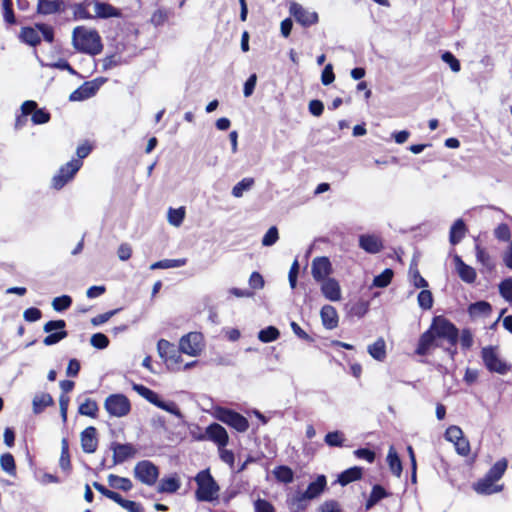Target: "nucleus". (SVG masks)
<instances>
[{
    "label": "nucleus",
    "instance_id": "nucleus-1",
    "mask_svg": "<svg viewBox=\"0 0 512 512\" xmlns=\"http://www.w3.org/2000/svg\"><path fill=\"white\" fill-rule=\"evenodd\" d=\"M458 338L459 329L454 323L442 315L434 316L429 328L420 335L414 354L427 356L432 350L440 346L438 340L444 339L453 348V350L448 349V351L451 355H454Z\"/></svg>",
    "mask_w": 512,
    "mask_h": 512
},
{
    "label": "nucleus",
    "instance_id": "nucleus-2",
    "mask_svg": "<svg viewBox=\"0 0 512 512\" xmlns=\"http://www.w3.org/2000/svg\"><path fill=\"white\" fill-rule=\"evenodd\" d=\"M72 44L80 53L95 56L103 49L102 39L96 29L77 26L72 32Z\"/></svg>",
    "mask_w": 512,
    "mask_h": 512
},
{
    "label": "nucleus",
    "instance_id": "nucleus-3",
    "mask_svg": "<svg viewBox=\"0 0 512 512\" xmlns=\"http://www.w3.org/2000/svg\"><path fill=\"white\" fill-rule=\"evenodd\" d=\"M205 438H210V441L217 446L221 461L233 467L235 455L232 450L226 449L229 443V435L226 429L219 423L213 422L207 426ZM199 439H204V436H201Z\"/></svg>",
    "mask_w": 512,
    "mask_h": 512
},
{
    "label": "nucleus",
    "instance_id": "nucleus-4",
    "mask_svg": "<svg viewBox=\"0 0 512 512\" xmlns=\"http://www.w3.org/2000/svg\"><path fill=\"white\" fill-rule=\"evenodd\" d=\"M197 488L195 498L199 502H214L219 498L220 486L212 476L210 469L199 471L194 477Z\"/></svg>",
    "mask_w": 512,
    "mask_h": 512
},
{
    "label": "nucleus",
    "instance_id": "nucleus-5",
    "mask_svg": "<svg viewBox=\"0 0 512 512\" xmlns=\"http://www.w3.org/2000/svg\"><path fill=\"white\" fill-rule=\"evenodd\" d=\"M39 32L43 35V39L48 43L54 42V29L45 23H36L35 27L25 26L20 30V40L32 47H36L41 43Z\"/></svg>",
    "mask_w": 512,
    "mask_h": 512
},
{
    "label": "nucleus",
    "instance_id": "nucleus-6",
    "mask_svg": "<svg viewBox=\"0 0 512 512\" xmlns=\"http://www.w3.org/2000/svg\"><path fill=\"white\" fill-rule=\"evenodd\" d=\"M213 415L215 419L226 424L238 433H244L249 429L248 419L231 408L216 406Z\"/></svg>",
    "mask_w": 512,
    "mask_h": 512
},
{
    "label": "nucleus",
    "instance_id": "nucleus-7",
    "mask_svg": "<svg viewBox=\"0 0 512 512\" xmlns=\"http://www.w3.org/2000/svg\"><path fill=\"white\" fill-rule=\"evenodd\" d=\"M481 358L489 372L505 375L511 370V365L499 357L497 347H483L481 350Z\"/></svg>",
    "mask_w": 512,
    "mask_h": 512
},
{
    "label": "nucleus",
    "instance_id": "nucleus-8",
    "mask_svg": "<svg viewBox=\"0 0 512 512\" xmlns=\"http://www.w3.org/2000/svg\"><path fill=\"white\" fill-rule=\"evenodd\" d=\"M134 477L144 485L154 486L159 478V468L150 460H141L133 469Z\"/></svg>",
    "mask_w": 512,
    "mask_h": 512
},
{
    "label": "nucleus",
    "instance_id": "nucleus-9",
    "mask_svg": "<svg viewBox=\"0 0 512 512\" xmlns=\"http://www.w3.org/2000/svg\"><path fill=\"white\" fill-rule=\"evenodd\" d=\"M133 390L136 391L140 396H142L144 399H146L151 404L155 405L156 407L167 411L171 414L179 416L180 410L177 407V405L174 402H165L160 399V396L155 391L151 390L150 388L142 385V384H133Z\"/></svg>",
    "mask_w": 512,
    "mask_h": 512
},
{
    "label": "nucleus",
    "instance_id": "nucleus-10",
    "mask_svg": "<svg viewBox=\"0 0 512 512\" xmlns=\"http://www.w3.org/2000/svg\"><path fill=\"white\" fill-rule=\"evenodd\" d=\"M157 349L168 368L179 369V365L182 362L180 346L177 348L168 340L160 339L157 343Z\"/></svg>",
    "mask_w": 512,
    "mask_h": 512
},
{
    "label": "nucleus",
    "instance_id": "nucleus-11",
    "mask_svg": "<svg viewBox=\"0 0 512 512\" xmlns=\"http://www.w3.org/2000/svg\"><path fill=\"white\" fill-rule=\"evenodd\" d=\"M66 322L63 319L50 320L43 326V331L48 335L43 339L45 346H52L59 343L68 336Z\"/></svg>",
    "mask_w": 512,
    "mask_h": 512
},
{
    "label": "nucleus",
    "instance_id": "nucleus-12",
    "mask_svg": "<svg viewBox=\"0 0 512 512\" xmlns=\"http://www.w3.org/2000/svg\"><path fill=\"white\" fill-rule=\"evenodd\" d=\"M104 408L111 416L124 417L131 410V403L123 394H111L105 399Z\"/></svg>",
    "mask_w": 512,
    "mask_h": 512
},
{
    "label": "nucleus",
    "instance_id": "nucleus-13",
    "mask_svg": "<svg viewBox=\"0 0 512 512\" xmlns=\"http://www.w3.org/2000/svg\"><path fill=\"white\" fill-rule=\"evenodd\" d=\"M203 334L200 332H190L180 339V350L189 356H198L203 349Z\"/></svg>",
    "mask_w": 512,
    "mask_h": 512
},
{
    "label": "nucleus",
    "instance_id": "nucleus-14",
    "mask_svg": "<svg viewBox=\"0 0 512 512\" xmlns=\"http://www.w3.org/2000/svg\"><path fill=\"white\" fill-rule=\"evenodd\" d=\"M289 13L294 17L295 21L303 27H310L319 22L318 13L309 11L297 2H291Z\"/></svg>",
    "mask_w": 512,
    "mask_h": 512
},
{
    "label": "nucleus",
    "instance_id": "nucleus-15",
    "mask_svg": "<svg viewBox=\"0 0 512 512\" xmlns=\"http://www.w3.org/2000/svg\"><path fill=\"white\" fill-rule=\"evenodd\" d=\"M110 449L113 452V465L122 464L123 462L134 458L138 449L132 443L111 442Z\"/></svg>",
    "mask_w": 512,
    "mask_h": 512
},
{
    "label": "nucleus",
    "instance_id": "nucleus-16",
    "mask_svg": "<svg viewBox=\"0 0 512 512\" xmlns=\"http://www.w3.org/2000/svg\"><path fill=\"white\" fill-rule=\"evenodd\" d=\"M332 272V264L328 257L321 256L312 260L311 273L316 282L330 278L329 275L332 274Z\"/></svg>",
    "mask_w": 512,
    "mask_h": 512
},
{
    "label": "nucleus",
    "instance_id": "nucleus-17",
    "mask_svg": "<svg viewBox=\"0 0 512 512\" xmlns=\"http://www.w3.org/2000/svg\"><path fill=\"white\" fill-rule=\"evenodd\" d=\"M101 83H97V80L86 81L76 90H74L70 96V101H83L94 96L100 88Z\"/></svg>",
    "mask_w": 512,
    "mask_h": 512
},
{
    "label": "nucleus",
    "instance_id": "nucleus-18",
    "mask_svg": "<svg viewBox=\"0 0 512 512\" xmlns=\"http://www.w3.org/2000/svg\"><path fill=\"white\" fill-rule=\"evenodd\" d=\"M82 450L87 454L94 453L98 448L97 429L94 426L85 428L80 434Z\"/></svg>",
    "mask_w": 512,
    "mask_h": 512
},
{
    "label": "nucleus",
    "instance_id": "nucleus-19",
    "mask_svg": "<svg viewBox=\"0 0 512 512\" xmlns=\"http://www.w3.org/2000/svg\"><path fill=\"white\" fill-rule=\"evenodd\" d=\"M83 165V161L81 160H71L70 166H73L70 168V173L67 174H56L53 176L51 180V185L54 189L60 190L63 188L69 181H71L74 176L77 174V172L80 170V168Z\"/></svg>",
    "mask_w": 512,
    "mask_h": 512
},
{
    "label": "nucleus",
    "instance_id": "nucleus-20",
    "mask_svg": "<svg viewBox=\"0 0 512 512\" xmlns=\"http://www.w3.org/2000/svg\"><path fill=\"white\" fill-rule=\"evenodd\" d=\"M359 246L365 252L376 254L384 248L382 239L374 234H364L359 237Z\"/></svg>",
    "mask_w": 512,
    "mask_h": 512
},
{
    "label": "nucleus",
    "instance_id": "nucleus-21",
    "mask_svg": "<svg viewBox=\"0 0 512 512\" xmlns=\"http://www.w3.org/2000/svg\"><path fill=\"white\" fill-rule=\"evenodd\" d=\"M323 296L330 301L336 302L341 299V287L335 278H327L320 281Z\"/></svg>",
    "mask_w": 512,
    "mask_h": 512
},
{
    "label": "nucleus",
    "instance_id": "nucleus-22",
    "mask_svg": "<svg viewBox=\"0 0 512 512\" xmlns=\"http://www.w3.org/2000/svg\"><path fill=\"white\" fill-rule=\"evenodd\" d=\"M94 12H95L94 17L101 18V19L122 17L121 10L107 2L95 1L94 2Z\"/></svg>",
    "mask_w": 512,
    "mask_h": 512
},
{
    "label": "nucleus",
    "instance_id": "nucleus-23",
    "mask_svg": "<svg viewBox=\"0 0 512 512\" xmlns=\"http://www.w3.org/2000/svg\"><path fill=\"white\" fill-rule=\"evenodd\" d=\"M322 325L328 329H335L339 324V316L335 307L332 305H324L320 310Z\"/></svg>",
    "mask_w": 512,
    "mask_h": 512
},
{
    "label": "nucleus",
    "instance_id": "nucleus-24",
    "mask_svg": "<svg viewBox=\"0 0 512 512\" xmlns=\"http://www.w3.org/2000/svg\"><path fill=\"white\" fill-rule=\"evenodd\" d=\"M64 11L63 0H38L36 12L40 15H50Z\"/></svg>",
    "mask_w": 512,
    "mask_h": 512
},
{
    "label": "nucleus",
    "instance_id": "nucleus-25",
    "mask_svg": "<svg viewBox=\"0 0 512 512\" xmlns=\"http://www.w3.org/2000/svg\"><path fill=\"white\" fill-rule=\"evenodd\" d=\"M454 260L460 279L468 284L474 283L477 278L476 270L467 265L458 255L455 256Z\"/></svg>",
    "mask_w": 512,
    "mask_h": 512
},
{
    "label": "nucleus",
    "instance_id": "nucleus-26",
    "mask_svg": "<svg viewBox=\"0 0 512 512\" xmlns=\"http://www.w3.org/2000/svg\"><path fill=\"white\" fill-rule=\"evenodd\" d=\"M327 488V479L325 475H318L316 480L309 483L307 489L303 492L309 500L319 497Z\"/></svg>",
    "mask_w": 512,
    "mask_h": 512
},
{
    "label": "nucleus",
    "instance_id": "nucleus-27",
    "mask_svg": "<svg viewBox=\"0 0 512 512\" xmlns=\"http://www.w3.org/2000/svg\"><path fill=\"white\" fill-rule=\"evenodd\" d=\"M495 483L496 482L494 480L490 479V477L485 475L484 478L478 480L474 484V490L478 494H483V495H491V494L500 492L502 490V486L496 485Z\"/></svg>",
    "mask_w": 512,
    "mask_h": 512
},
{
    "label": "nucleus",
    "instance_id": "nucleus-28",
    "mask_svg": "<svg viewBox=\"0 0 512 512\" xmlns=\"http://www.w3.org/2000/svg\"><path fill=\"white\" fill-rule=\"evenodd\" d=\"M37 108V102L33 100H26L21 105V114L17 115L14 123V128L16 130H20L23 127L26 126L28 119L27 116H29L33 110Z\"/></svg>",
    "mask_w": 512,
    "mask_h": 512
},
{
    "label": "nucleus",
    "instance_id": "nucleus-29",
    "mask_svg": "<svg viewBox=\"0 0 512 512\" xmlns=\"http://www.w3.org/2000/svg\"><path fill=\"white\" fill-rule=\"evenodd\" d=\"M363 476V468L359 466H353L341 472L338 475V483L341 486H346L354 481H358Z\"/></svg>",
    "mask_w": 512,
    "mask_h": 512
},
{
    "label": "nucleus",
    "instance_id": "nucleus-30",
    "mask_svg": "<svg viewBox=\"0 0 512 512\" xmlns=\"http://www.w3.org/2000/svg\"><path fill=\"white\" fill-rule=\"evenodd\" d=\"M475 255L477 262H479L488 272L494 271L496 265L493 258L477 241L475 244Z\"/></svg>",
    "mask_w": 512,
    "mask_h": 512
},
{
    "label": "nucleus",
    "instance_id": "nucleus-31",
    "mask_svg": "<svg viewBox=\"0 0 512 512\" xmlns=\"http://www.w3.org/2000/svg\"><path fill=\"white\" fill-rule=\"evenodd\" d=\"M54 405V399L49 393L36 394L32 401L34 414L42 413L47 407Z\"/></svg>",
    "mask_w": 512,
    "mask_h": 512
},
{
    "label": "nucleus",
    "instance_id": "nucleus-32",
    "mask_svg": "<svg viewBox=\"0 0 512 512\" xmlns=\"http://www.w3.org/2000/svg\"><path fill=\"white\" fill-rule=\"evenodd\" d=\"M467 227L462 219H457L450 228L449 241L452 245L458 244L465 236Z\"/></svg>",
    "mask_w": 512,
    "mask_h": 512
},
{
    "label": "nucleus",
    "instance_id": "nucleus-33",
    "mask_svg": "<svg viewBox=\"0 0 512 512\" xmlns=\"http://www.w3.org/2000/svg\"><path fill=\"white\" fill-rule=\"evenodd\" d=\"M59 466L67 474H70L72 471L71 456L69 452V442L67 438H63L61 441V454L59 458Z\"/></svg>",
    "mask_w": 512,
    "mask_h": 512
},
{
    "label": "nucleus",
    "instance_id": "nucleus-34",
    "mask_svg": "<svg viewBox=\"0 0 512 512\" xmlns=\"http://www.w3.org/2000/svg\"><path fill=\"white\" fill-rule=\"evenodd\" d=\"M308 501L304 493H297L287 499V505L290 512H303L308 507Z\"/></svg>",
    "mask_w": 512,
    "mask_h": 512
},
{
    "label": "nucleus",
    "instance_id": "nucleus-35",
    "mask_svg": "<svg viewBox=\"0 0 512 512\" xmlns=\"http://www.w3.org/2000/svg\"><path fill=\"white\" fill-rule=\"evenodd\" d=\"M108 484L111 488L128 492L133 488L132 481L127 477H121L115 474L108 475Z\"/></svg>",
    "mask_w": 512,
    "mask_h": 512
},
{
    "label": "nucleus",
    "instance_id": "nucleus-36",
    "mask_svg": "<svg viewBox=\"0 0 512 512\" xmlns=\"http://www.w3.org/2000/svg\"><path fill=\"white\" fill-rule=\"evenodd\" d=\"M389 496V493L379 484H376L372 487L369 498L365 503V509L370 510L373 506H375L380 500Z\"/></svg>",
    "mask_w": 512,
    "mask_h": 512
},
{
    "label": "nucleus",
    "instance_id": "nucleus-37",
    "mask_svg": "<svg viewBox=\"0 0 512 512\" xmlns=\"http://www.w3.org/2000/svg\"><path fill=\"white\" fill-rule=\"evenodd\" d=\"M99 412V406L97 402L92 398H86L78 407V413L83 416L90 418H97Z\"/></svg>",
    "mask_w": 512,
    "mask_h": 512
},
{
    "label": "nucleus",
    "instance_id": "nucleus-38",
    "mask_svg": "<svg viewBox=\"0 0 512 512\" xmlns=\"http://www.w3.org/2000/svg\"><path fill=\"white\" fill-rule=\"evenodd\" d=\"M181 486L179 478L174 475L170 477H164L161 479L158 486V492L160 493H175Z\"/></svg>",
    "mask_w": 512,
    "mask_h": 512
},
{
    "label": "nucleus",
    "instance_id": "nucleus-39",
    "mask_svg": "<svg viewBox=\"0 0 512 512\" xmlns=\"http://www.w3.org/2000/svg\"><path fill=\"white\" fill-rule=\"evenodd\" d=\"M368 353L377 361H383L386 358V343L383 338H378L374 343L368 346Z\"/></svg>",
    "mask_w": 512,
    "mask_h": 512
},
{
    "label": "nucleus",
    "instance_id": "nucleus-40",
    "mask_svg": "<svg viewBox=\"0 0 512 512\" xmlns=\"http://www.w3.org/2000/svg\"><path fill=\"white\" fill-rule=\"evenodd\" d=\"M387 462L390 471L397 477L402 473V462L395 448L391 446L387 454Z\"/></svg>",
    "mask_w": 512,
    "mask_h": 512
},
{
    "label": "nucleus",
    "instance_id": "nucleus-41",
    "mask_svg": "<svg viewBox=\"0 0 512 512\" xmlns=\"http://www.w3.org/2000/svg\"><path fill=\"white\" fill-rule=\"evenodd\" d=\"M507 466H508V461L507 459L505 458H502L498 461H496L492 467L488 470V472L486 473V475L488 477H490V479L494 480L495 482H497L498 480H500L502 478V476L504 475L506 469H507Z\"/></svg>",
    "mask_w": 512,
    "mask_h": 512
},
{
    "label": "nucleus",
    "instance_id": "nucleus-42",
    "mask_svg": "<svg viewBox=\"0 0 512 512\" xmlns=\"http://www.w3.org/2000/svg\"><path fill=\"white\" fill-rule=\"evenodd\" d=\"M273 474H274L275 478L277 479V481L284 483V484H289V483L293 482V480H294L293 470L289 466H286V465H279V466L275 467L273 470Z\"/></svg>",
    "mask_w": 512,
    "mask_h": 512
},
{
    "label": "nucleus",
    "instance_id": "nucleus-43",
    "mask_svg": "<svg viewBox=\"0 0 512 512\" xmlns=\"http://www.w3.org/2000/svg\"><path fill=\"white\" fill-rule=\"evenodd\" d=\"M0 466L9 475L14 476L16 474V463L11 453L6 452L0 456Z\"/></svg>",
    "mask_w": 512,
    "mask_h": 512
},
{
    "label": "nucleus",
    "instance_id": "nucleus-44",
    "mask_svg": "<svg viewBox=\"0 0 512 512\" xmlns=\"http://www.w3.org/2000/svg\"><path fill=\"white\" fill-rule=\"evenodd\" d=\"M409 274L413 285L416 288H427L428 282L420 274V271L416 263H411L409 268Z\"/></svg>",
    "mask_w": 512,
    "mask_h": 512
},
{
    "label": "nucleus",
    "instance_id": "nucleus-45",
    "mask_svg": "<svg viewBox=\"0 0 512 512\" xmlns=\"http://www.w3.org/2000/svg\"><path fill=\"white\" fill-rule=\"evenodd\" d=\"M280 337L279 330L274 326H268L262 329L258 333V339L263 343H270L277 340Z\"/></svg>",
    "mask_w": 512,
    "mask_h": 512
},
{
    "label": "nucleus",
    "instance_id": "nucleus-46",
    "mask_svg": "<svg viewBox=\"0 0 512 512\" xmlns=\"http://www.w3.org/2000/svg\"><path fill=\"white\" fill-rule=\"evenodd\" d=\"M115 503L120 505L123 509L127 510L128 512H144V507L141 503L124 499L120 494H118L117 499L115 500Z\"/></svg>",
    "mask_w": 512,
    "mask_h": 512
},
{
    "label": "nucleus",
    "instance_id": "nucleus-47",
    "mask_svg": "<svg viewBox=\"0 0 512 512\" xmlns=\"http://www.w3.org/2000/svg\"><path fill=\"white\" fill-rule=\"evenodd\" d=\"M393 276V270L386 268L382 273L374 277L373 285L378 288H385L391 283Z\"/></svg>",
    "mask_w": 512,
    "mask_h": 512
},
{
    "label": "nucleus",
    "instance_id": "nucleus-48",
    "mask_svg": "<svg viewBox=\"0 0 512 512\" xmlns=\"http://www.w3.org/2000/svg\"><path fill=\"white\" fill-rule=\"evenodd\" d=\"M255 181L251 177L243 178L232 188V195L236 198L243 196L244 191L250 190Z\"/></svg>",
    "mask_w": 512,
    "mask_h": 512
},
{
    "label": "nucleus",
    "instance_id": "nucleus-49",
    "mask_svg": "<svg viewBox=\"0 0 512 512\" xmlns=\"http://www.w3.org/2000/svg\"><path fill=\"white\" fill-rule=\"evenodd\" d=\"M471 315H489L492 312V306L486 301H477L469 306Z\"/></svg>",
    "mask_w": 512,
    "mask_h": 512
},
{
    "label": "nucleus",
    "instance_id": "nucleus-50",
    "mask_svg": "<svg viewBox=\"0 0 512 512\" xmlns=\"http://www.w3.org/2000/svg\"><path fill=\"white\" fill-rule=\"evenodd\" d=\"M324 441L330 447H342L345 437L341 431H332L325 435Z\"/></svg>",
    "mask_w": 512,
    "mask_h": 512
},
{
    "label": "nucleus",
    "instance_id": "nucleus-51",
    "mask_svg": "<svg viewBox=\"0 0 512 512\" xmlns=\"http://www.w3.org/2000/svg\"><path fill=\"white\" fill-rule=\"evenodd\" d=\"M31 115V121L34 125H41L45 124L50 121L51 114L46 111L44 108H35V110L32 111Z\"/></svg>",
    "mask_w": 512,
    "mask_h": 512
},
{
    "label": "nucleus",
    "instance_id": "nucleus-52",
    "mask_svg": "<svg viewBox=\"0 0 512 512\" xmlns=\"http://www.w3.org/2000/svg\"><path fill=\"white\" fill-rule=\"evenodd\" d=\"M419 306L424 310H429L433 306V295L431 291L423 288L417 297Z\"/></svg>",
    "mask_w": 512,
    "mask_h": 512
},
{
    "label": "nucleus",
    "instance_id": "nucleus-53",
    "mask_svg": "<svg viewBox=\"0 0 512 512\" xmlns=\"http://www.w3.org/2000/svg\"><path fill=\"white\" fill-rule=\"evenodd\" d=\"M185 217V209L184 207H180L177 209L170 208L168 211V221L170 224L174 226H180Z\"/></svg>",
    "mask_w": 512,
    "mask_h": 512
},
{
    "label": "nucleus",
    "instance_id": "nucleus-54",
    "mask_svg": "<svg viewBox=\"0 0 512 512\" xmlns=\"http://www.w3.org/2000/svg\"><path fill=\"white\" fill-rule=\"evenodd\" d=\"M72 304V298L69 295L56 297L52 301V307L57 312L67 310Z\"/></svg>",
    "mask_w": 512,
    "mask_h": 512
},
{
    "label": "nucleus",
    "instance_id": "nucleus-55",
    "mask_svg": "<svg viewBox=\"0 0 512 512\" xmlns=\"http://www.w3.org/2000/svg\"><path fill=\"white\" fill-rule=\"evenodd\" d=\"M500 295L509 303H512V278H506L499 284Z\"/></svg>",
    "mask_w": 512,
    "mask_h": 512
},
{
    "label": "nucleus",
    "instance_id": "nucleus-56",
    "mask_svg": "<svg viewBox=\"0 0 512 512\" xmlns=\"http://www.w3.org/2000/svg\"><path fill=\"white\" fill-rule=\"evenodd\" d=\"M494 236L502 242H507L511 239V230L508 224L506 223H500L495 229H494Z\"/></svg>",
    "mask_w": 512,
    "mask_h": 512
},
{
    "label": "nucleus",
    "instance_id": "nucleus-57",
    "mask_svg": "<svg viewBox=\"0 0 512 512\" xmlns=\"http://www.w3.org/2000/svg\"><path fill=\"white\" fill-rule=\"evenodd\" d=\"M90 343L94 348L105 349L108 347L109 338L103 333H95L91 336Z\"/></svg>",
    "mask_w": 512,
    "mask_h": 512
},
{
    "label": "nucleus",
    "instance_id": "nucleus-58",
    "mask_svg": "<svg viewBox=\"0 0 512 512\" xmlns=\"http://www.w3.org/2000/svg\"><path fill=\"white\" fill-rule=\"evenodd\" d=\"M317 512H342V507L337 500L329 499L318 507Z\"/></svg>",
    "mask_w": 512,
    "mask_h": 512
},
{
    "label": "nucleus",
    "instance_id": "nucleus-59",
    "mask_svg": "<svg viewBox=\"0 0 512 512\" xmlns=\"http://www.w3.org/2000/svg\"><path fill=\"white\" fill-rule=\"evenodd\" d=\"M73 16L75 19H92L94 16L91 15L87 9V4L85 3H78L75 4L73 7Z\"/></svg>",
    "mask_w": 512,
    "mask_h": 512
},
{
    "label": "nucleus",
    "instance_id": "nucleus-60",
    "mask_svg": "<svg viewBox=\"0 0 512 512\" xmlns=\"http://www.w3.org/2000/svg\"><path fill=\"white\" fill-rule=\"evenodd\" d=\"M441 59L443 62L447 63L451 70L455 73L461 70V64L459 60L450 52L446 51L441 55Z\"/></svg>",
    "mask_w": 512,
    "mask_h": 512
},
{
    "label": "nucleus",
    "instance_id": "nucleus-61",
    "mask_svg": "<svg viewBox=\"0 0 512 512\" xmlns=\"http://www.w3.org/2000/svg\"><path fill=\"white\" fill-rule=\"evenodd\" d=\"M279 239V233L276 226H272L268 229V231L265 233V235L262 238V245L263 246H272L275 244Z\"/></svg>",
    "mask_w": 512,
    "mask_h": 512
},
{
    "label": "nucleus",
    "instance_id": "nucleus-62",
    "mask_svg": "<svg viewBox=\"0 0 512 512\" xmlns=\"http://www.w3.org/2000/svg\"><path fill=\"white\" fill-rule=\"evenodd\" d=\"M353 453L356 458L365 460L368 463H373L376 458L375 452L368 448H359V449H356Z\"/></svg>",
    "mask_w": 512,
    "mask_h": 512
},
{
    "label": "nucleus",
    "instance_id": "nucleus-63",
    "mask_svg": "<svg viewBox=\"0 0 512 512\" xmlns=\"http://www.w3.org/2000/svg\"><path fill=\"white\" fill-rule=\"evenodd\" d=\"M454 444H455L456 451L459 455H461V456L469 455L470 443L464 436H461L459 439H457L454 442Z\"/></svg>",
    "mask_w": 512,
    "mask_h": 512
},
{
    "label": "nucleus",
    "instance_id": "nucleus-64",
    "mask_svg": "<svg viewBox=\"0 0 512 512\" xmlns=\"http://www.w3.org/2000/svg\"><path fill=\"white\" fill-rule=\"evenodd\" d=\"M255 512H276L274 506L266 499H257L254 503Z\"/></svg>",
    "mask_w": 512,
    "mask_h": 512
}]
</instances>
